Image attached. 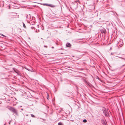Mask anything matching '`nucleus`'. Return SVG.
Listing matches in <instances>:
<instances>
[{"label":"nucleus","mask_w":125,"mask_h":125,"mask_svg":"<svg viewBox=\"0 0 125 125\" xmlns=\"http://www.w3.org/2000/svg\"><path fill=\"white\" fill-rule=\"evenodd\" d=\"M8 109L11 112H13L14 114H15L16 115H18L17 110L13 107L8 106Z\"/></svg>","instance_id":"1"},{"label":"nucleus","mask_w":125,"mask_h":125,"mask_svg":"<svg viewBox=\"0 0 125 125\" xmlns=\"http://www.w3.org/2000/svg\"><path fill=\"white\" fill-rule=\"evenodd\" d=\"M102 110L105 116L108 117L109 116L108 111L107 109H106L104 107H103L102 108Z\"/></svg>","instance_id":"2"},{"label":"nucleus","mask_w":125,"mask_h":125,"mask_svg":"<svg viewBox=\"0 0 125 125\" xmlns=\"http://www.w3.org/2000/svg\"><path fill=\"white\" fill-rule=\"evenodd\" d=\"M16 99L14 98L11 97L10 99H8V104H11L12 106H14L15 104H14V101Z\"/></svg>","instance_id":"3"},{"label":"nucleus","mask_w":125,"mask_h":125,"mask_svg":"<svg viewBox=\"0 0 125 125\" xmlns=\"http://www.w3.org/2000/svg\"><path fill=\"white\" fill-rule=\"evenodd\" d=\"M41 4L44 6H50L52 8H53L56 7L55 5H54L51 4H48L47 3H42Z\"/></svg>","instance_id":"4"},{"label":"nucleus","mask_w":125,"mask_h":125,"mask_svg":"<svg viewBox=\"0 0 125 125\" xmlns=\"http://www.w3.org/2000/svg\"><path fill=\"white\" fill-rule=\"evenodd\" d=\"M101 33L103 35V34L105 35L106 33V30L104 28L100 30Z\"/></svg>","instance_id":"5"},{"label":"nucleus","mask_w":125,"mask_h":125,"mask_svg":"<svg viewBox=\"0 0 125 125\" xmlns=\"http://www.w3.org/2000/svg\"><path fill=\"white\" fill-rule=\"evenodd\" d=\"M78 2L80 4V2L79 0L75 1L74 3V4L77 7L78 5Z\"/></svg>","instance_id":"6"},{"label":"nucleus","mask_w":125,"mask_h":125,"mask_svg":"<svg viewBox=\"0 0 125 125\" xmlns=\"http://www.w3.org/2000/svg\"><path fill=\"white\" fill-rule=\"evenodd\" d=\"M66 47H71V45L70 43H68L66 44Z\"/></svg>","instance_id":"7"},{"label":"nucleus","mask_w":125,"mask_h":125,"mask_svg":"<svg viewBox=\"0 0 125 125\" xmlns=\"http://www.w3.org/2000/svg\"><path fill=\"white\" fill-rule=\"evenodd\" d=\"M12 69L16 73H17V72L18 71V70L14 68H13Z\"/></svg>","instance_id":"8"},{"label":"nucleus","mask_w":125,"mask_h":125,"mask_svg":"<svg viewBox=\"0 0 125 125\" xmlns=\"http://www.w3.org/2000/svg\"><path fill=\"white\" fill-rule=\"evenodd\" d=\"M18 75H19L21 76V73L20 72L18 71V72H17V73H16Z\"/></svg>","instance_id":"9"},{"label":"nucleus","mask_w":125,"mask_h":125,"mask_svg":"<svg viewBox=\"0 0 125 125\" xmlns=\"http://www.w3.org/2000/svg\"><path fill=\"white\" fill-rule=\"evenodd\" d=\"M23 27L24 28H26V27L25 25V24L23 22Z\"/></svg>","instance_id":"10"},{"label":"nucleus","mask_w":125,"mask_h":125,"mask_svg":"<svg viewBox=\"0 0 125 125\" xmlns=\"http://www.w3.org/2000/svg\"><path fill=\"white\" fill-rule=\"evenodd\" d=\"M87 122V120L86 119H84L83 120V122L84 123H86Z\"/></svg>","instance_id":"11"},{"label":"nucleus","mask_w":125,"mask_h":125,"mask_svg":"<svg viewBox=\"0 0 125 125\" xmlns=\"http://www.w3.org/2000/svg\"><path fill=\"white\" fill-rule=\"evenodd\" d=\"M58 125H63L61 122H59L58 123Z\"/></svg>","instance_id":"12"},{"label":"nucleus","mask_w":125,"mask_h":125,"mask_svg":"<svg viewBox=\"0 0 125 125\" xmlns=\"http://www.w3.org/2000/svg\"><path fill=\"white\" fill-rule=\"evenodd\" d=\"M31 116L32 117H35V116L32 114H31Z\"/></svg>","instance_id":"13"},{"label":"nucleus","mask_w":125,"mask_h":125,"mask_svg":"<svg viewBox=\"0 0 125 125\" xmlns=\"http://www.w3.org/2000/svg\"><path fill=\"white\" fill-rule=\"evenodd\" d=\"M119 57L121 58L122 59H123L124 60H125V58H122V57Z\"/></svg>","instance_id":"14"},{"label":"nucleus","mask_w":125,"mask_h":125,"mask_svg":"<svg viewBox=\"0 0 125 125\" xmlns=\"http://www.w3.org/2000/svg\"><path fill=\"white\" fill-rule=\"evenodd\" d=\"M47 99H48V98L49 97V94L48 93H47Z\"/></svg>","instance_id":"15"},{"label":"nucleus","mask_w":125,"mask_h":125,"mask_svg":"<svg viewBox=\"0 0 125 125\" xmlns=\"http://www.w3.org/2000/svg\"><path fill=\"white\" fill-rule=\"evenodd\" d=\"M0 35H1L3 36H4V37H5V36H4V35H3V34H1Z\"/></svg>","instance_id":"16"},{"label":"nucleus","mask_w":125,"mask_h":125,"mask_svg":"<svg viewBox=\"0 0 125 125\" xmlns=\"http://www.w3.org/2000/svg\"><path fill=\"white\" fill-rule=\"evenodd\" d=\"M5 90L6 91H7V88H5Z\"/></svg>","instance_id":"17"},{"label":"nucleus","mask_w":125,"mask_h":125,"mask_svg":"<svg viewBox=\"0 0 125 125\" xmlns=\"http://www.w3.org/2000/svg\"><path fill=\"white\" fill-rule=\"evenodd\" d=\"M44 47H46V48L47 47V46L44 45Z\"/></svg>","instance_id":"18"},{"label":"nucleus","mask_w":125,"mask_h":125,"mask_svg":"<svg viewBox=\"0 0 125 125\" xmlns=\"http://www.w3.org/2000/svg\"><path fill=\"white\" fill-rule=\"evenodd\" d=\"M10 6H8V9H10Z\"/></svg>","instance_id":"19"},{"label":"nucleus","mask_w":125,"mask_h":125,"mask_svg":"<svg viewBox=\"0 0 125 125\" xmlns=\"http://www.w3.org/2000/svg\"><path fill=\"white\" fill-rule=\"evenodd\" d=\"M123 44V42H122V43H121V45H122Z\"/></svg>","instance_id":"20"},{"label":"nucleus","mask_w":125,"mask_h":125,"mask_svg":"<svg viewBox=\"0 0 125 125\" xmlns=\"http://www.w3.org/2000/svg\"><path fill=\"white\" fill-rule=\"evenodd\" d=\"M31 28L32 29H33V28H34V27H31Z\"/></svg>","instance_id":"21"},{"label":"nucleus","mask_w":125,"mask_h":125,"mask_svg":"<svg viewBox=\"0 0 125 125\" xmlns=\"http://www.w3.org/2000/svg\"><path fill=\"white\" fill-rule=\"evenodd\" d=\"M111 54L112 55H113V54H114V53H111Z\"/></svg>","instance_id":"22"},{"label":"nucleus","mask_w":125,"mask_h":125,"mask_svg":"<svg viewBox=\"0 0 125 125\" xmlns=\"http://www.w3.org/2000/svg\"><path fill=\"white\" fill-rule=\"evenodd\" d=\"M52 49H53V48H54V47H52Z\"/></svg>","instance_id":"23"},{"label":"nucleus","mask_w":125,"mask_h":125,"mask_svg":"<svg viewBox=\"0 0 125 125\" xmlns=\"http://www.w3.org/2000/svg\"><path fill=\"white\" fill-rule=\"evenodd\" d=\"M26 69L27 70H28L29 69L28 68H26Z\"/></svg>","instance_id":"24"},{"label":"nucleus","mask_w":125,"mask_h":125,"mask_svg":"<svg viewBox=\"0 0 125 125\" xmlns=\"http://www.w3.org/2000/svg\"><path fill=\"white\" fill-rule=\"evenodd\" d=\"M9 65L11 66V65H12V64H11L10 65Z\"/></svg>","instance_id":"25"},{"label":"nucleus","mask_w":125,"mask_h":125,"mask_svg":"<svg viewBox=\"0 0 125 125\" xmlns=\"http://www.w3.org/2000/svg\"><path fill=\"white\" fill-rule=\"evenodd\" d=\"M8 124H10V122H8Z\"/></svg>","instance_id":"26"},{"label":"nucleus","mask_w":125,"mask_h":125,"mask_svg":"<svg viewBox=\"0 0 125 125\" xmlns=\"http://www.w3.org/2000/svg\"><path fill=\"white\" fill-rule=\"evenodd\" d=\"M21 110H23V109H21Z\"/></svg>","instance_id":"27"},{"label":"nucleus","mask_w":125,"mask_h":125,"mask_svg":"<svg viewBox=\"0 0 125 125\" xmlns=\"http://www.w3.org/2000/svg\"><path fill=\"white\" fill-rule=\"evenodd\" d=\"M28 70L29 71H30L29 69H28Z\"/></svg>","instance_id":"28"},{"label":"nucleus","mask_w":125,"mask_h":125,"mask_svg":"<svg viewBox=\"0 0 125 125\" xmlns=\"http://www.w3.org/2000/svg\"><path fill=\"white\" fill-rule=\"evenodd\" d=\"M125 65V64H124V65H123V66H124V65Z\"/></svg>","instance_id":"29"},{"label":"nucleus","mask_w":125,"mask_h":125,"mask_svg":"<svg viewBox=\"0 0 125 125\" xmlns=\"http://www.w3.org/2000/svg\"><path fill=\"white\" fill-rule=\"evenodd\" d=\"M41 39H42V38Z\"/></svg>","instance_id":"30"},{"label":"nucleus","mask_w":125,"mask_h":125,"mask_svg":"<svg viewBox=\"0 0 125 125\" xmlns=\"http://www.w3.org/2000/svg\"><path fill=\"white\" fill-rule=\"evenodd\" d=\"M0 104H1V102H0Z\"/></svg>","instance_id":"31"}]
</instances>
